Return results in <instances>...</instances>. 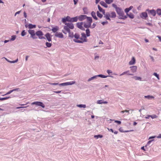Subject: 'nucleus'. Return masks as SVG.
<instances>
[{
	"instance_id": "cd10ccee",
	"label": "nucleus",
	"mask_w": 161,
	"mask_h": 161,
	"mask_svg": "<svg viewBox=\"0 0 161 161\" xmlns=\"http://www.w3.org/2000/svg\"><path fill=\"white\" fill-rule=\"evenodd\" d=\"M127 15L131 19H133L134 17V14L132 13H130L129 14H127Z\"/></svg>"
},
{
	"instance_id": "603ef678",
	"label": "nucleus",
	"mask_w": 161,
	"mask_h": 161,
	"mask_svg": "<svg viewBox=\"0 0 161 161\" xmlns=\"http://www.w3.org/2000/svg\"><path fill=\"white\" fill-rule=\"evenodd\" d=\"M16 38V36H12V38L11 39V40L12 41L14 40Z\"/></svg>"
},
{
	"instance_id": "6ab92c4d",
	"label": "nucleus",
	"mask_w": 161,
	"mask_h": 161,
	"mask_svg": "<svg viewBox=\"0 0 161 161\" xmlns=\"http://www.w3.org/2000/svg\"><path fill=\"white\" fill-rule=\"evenodd\" d=\"M116 11L118 15H121L122 14V13L123 12L122 11L121 8L118 7L116 9Z\"/></svg>"
},
{
	"instance_id": "a878e982",
	"label": "nucleus",
	"mask_w": 161,
	"mask_h": 161,
	"mask_svg": "<svg viewBox=\"0 0 161 161\" xmlns=\"http://www.w3.org/2000/svg\"><path fill=\"white\" fill-rule=\"evenodd\" d=\"M129 72V70H127L126 71L124 72L122 74H120V76H122V75H124L125 74H127V75H133L132 74L128 73Z\"/></svg>"
},
{
	"instance_id": "c03bdc74",
	"label": "nucleus",
	"mask_w": 161,
	"mask_h": 161,
	"mask_svg": "<svg viewBox=\"0 0 161 161\" xmlns=\"http://www.w3.org/2000/svg\"><path fill=\"white\" fill-rule=\"evenodd\" d=\"M121 129L120 128L119 129V131L121 132H130V131H133V130H126V131H123L122 130H121Z\"/></svg>"
},
{
	"instance_id": "58836bf2",
	"label": "nucleus",
	"mask_w": 161,
	"mask_h": 161,
	"mask_svg": "<svg viewBox=\"0 0 161 161\" xmlns=\"http://www.w3.org/2000/svg\"><path fill=\"white\" fill-rule=\"evenodd\" d=\"M103 137L102 135H95L94 136L95 138H96L97 139H98L99 138H101Z\"/></svg>"
},
{
	"instance_id": "e433bc0d",
	"label": "nucleus",
	"mask_w": 161,
	"mask_h": 161,
	"mask_svg": "<svg viewBox=\"0 0 161 161\" xmlns=\"http://www.w3.org/2000/svg\"><path fill=\"white\" fill-rule=\"evenodd\" d=\"M113 0H106L105 2L106 3L109 4L112 3L113 1Z\"/></svg>"
},
{
	"instance_id": "aec40b11",
	"label": "nucleus",
	"mask_w": 161,
	"mask_h": 161,
	"mask_svg": "<svg viewBox=\"0 0 161 161\" xmlns=\"http://www.w3.org/2000/svg\"><path fill=\"white\" fill-rule=\"evenodd\" d=\"M97 104H101L102 103L107 104L108 103V102L106 101H104L102 100H100L97 101Z\"/></svg>"
},
{
	"instance_id": "20e7f679",
	"label": "nucleus",
	"mask_w": 161,
	"mask_h": 161,
	"mask_svg": "<svg viewBox=\"0 0 161 161\" xmlns=\"http://www.w3.org/2000/svg\"><path fill=\"white\" fill-rule=\"evenodd\" d=\"M36 34L38 36L39 38L40 39H45L44 37L43 36V33L41 31H38L36 32Z\"/></svg>"
},
{
	"instance_id": "a211bd4d",
	"label": "nucleus",
	"mask_w": 161,
	"mask_h": 161,
	"mask_svg": "<svg viewBox=\"0 0 161 161\" xmlns=\"http://www.w3.org/2000/svg\"><path fill=\"white\" fill-rule=\"evenodd\" d=\"M119 19H125L127 18V16L124 15V13H122L121 14L119 15Z\"/></svg>"
},
{
	"instance_id": "f704fd0d",
	"label": "nucleus",
	"mask_w": 161,
	"mask_h": 161,
	"mask_svg": "<svg viewBox=\"0 0 161 161\" xmlns=\"http://www.w3.org/2000/svg\"><path fill=\"white\" fill-rule=\"evenodd\" d=\"M77 106L80 108H85L86 107V105L85 104L77 105Z\"/></svg>"
},
{
	"instance_id": "ea45409f",
	"label": "nucleus",
	"mask_w": 161,
	"mask_h": 161,
	"mask_svg": "<svg viewBox=\"0 0 161 161\" xmlns=\"http://www.w3.org/2000/svg\"><path fill=\"white\" fill-rule=\"evenodd\" d=\"M10 98V97H3V98H0V100L3 101L4 100H5L8 99Z\"/></svg>"
},
{
	"instance_id": "2f4dec72",
	"label": "nucleus",
	"mask_w": 161,
	"mask_h": 161,
	"mask_svg": "<svg viewBox=\"0 0 161 161\" xmlns=\"http://www.w3.org/2000/svg\"><path fill=\"white\" fill-rule=\"evenodd\" d=\"M86 35L87 36H90V31L89 30L87 29L86 30Z\"/></svg>"
},
{
	"instance_id": "a19ab883",
	"label": "nucleus",
	"mask_w": 161,
	"mask_h": 161,
	"mask_svg": "<svg viewBox=\"0 0 161 161\" xmlns=\"http://www.w3.org/2000/svg\"><path fill=\"white\" fill-rule=\"evenodd\" d=\"M46 46L48 47H50L51 46L52 44L51 43L47 42L46 43Z\"/></svg>"
},
{
	"instance_id": "c9c22d12",
	"label": "nucleus",
	"mask_w": 161,
	"mask_h": 161,
	"mask_svg": "<svg viewBox=\"0 0 161 161\" xmlns=\"http://www.w3.org/2000/svg\"><path fill=\"white\" fill-rule=\"evenodd\" d=\"M97 15L98 17L100 18H102V17H103V15L101 14L98 11H97Z\"/></svg>"
},
{
	"instance_id": "423d86ee",
	"label": "nucleus",
	"mask_w": 161,
	"mask_h": 161,
	"mask_svg": "<svg viewBox=\"0 0 161 161\" xmlns=\"http://www.w3.org/2000/svg\"><path fill=\"white\" fill-rule=\"evenodd\" d=\"M75 81H71L70 82H67L65 83H62L59 84L60 86H65L69 85H72L75 84Z\"/></svg>"
},
{
	"instance_id": "bf43d9fd",
	"label": "nucleus",
	"mask_w": 161,
	"mask_h": 161,
	"mask_svg": "<svg viewBox=\"0 0 161 161\" xmlns=\"http://www.w3.org/2000/svg\"><path fill=\"white\" fill-rule=\"evenodd\" d=\"M12 91H13V92L15 91H19V88L15 89L13 90Z\"/></svg>"
},
{
	"instance_id": "49530a36",
	"label": "nucleus",
	"mask_w": 161,
	"mask_h": 161,
	"mask_svg": "<svg viewBox=\"0 0 161 161\" xmlns=\"http://www.w3.org/2000/svg\"><path fill=\"white\" fill-rule=\"evenodd\" d=\"M26 32L25 31L23 30L21 32V35L22 36H24L26 35Z\"/></svg>"
},
{
	"instance_id": "338daca9",
	"label": "nucleus",
	"mask_w": 161,
	"mask_h": 161,
	"mask_svg": "<svg viewBox=\"0 0 161 161\" xmlns=\"http://www.w3.org/2000/svg\"><path fill=\"white\" fill-rule=\"evenodd\" d=\"M146 24L147 25H149L150 26H152V24H151V23H146Z\"/></svg>"
},
{
	"instance_id": "6e6d98bb",
	"label": "nucleus",
	"mask_w": 161,
	"mask_h": 161,
	"mask_svg": "<svg viewBox=\"0 0 161 161\" xmlns=\"http://www.w3.org/2000/svg\"><path fill=\"white\" fill-rule=\"evenodd\" d=\"M115 122L117 123L118 124H121V122L119 120H115Z\"/></svg>"
},
{
	"instance_id": "13d9d810",
	"label": "nucleus",
	"mask_w": 161,
	"mask_h": 161,
	"mask_svg": "<svg viewBox=\"0 0 161 161\" xmlns=\"http://www.w3.org/2000/svg\"><path fill=\"white\" fill-rule=\"evenodd\" d=\"M13 91L12 90H10V91H9V92H7L6 94L5 95H8V94H10L11 93H12V92H13Z\"/></svg>"
},
{
	"instance_id": "f03ea898",
	"label": "nucleus",
	"mask_w": 161,
	"mask_h": 161,
	"mask_svg": "<svg viewBox=\"0 0 161 161\" xmlns=\"http://www.w3.org/2000/svg\"><path fill=\"white\" fill-rule=\"evenodd\" d=\"M74 28L73 24L70 22L65 23V25L64 26V29L67 32L69 31V29H73Z\"/></svg>"
},
{
	"instance_id": "052dcab7",
	"label": "nucleus",
	"mask_w": 161,
	"mask_h": 161,
	"mask_svg": "<svg viewBox=\"0 0 161 161\" xmlns=\"http://www.w3.org/2000/svg\"><path fill=\"white\" fill-rule=\"evenodd\" d=\"M74 4L76 5L78 2V0H73Z\"/></svg>"
},
{
	"instance_id": "dca6fc26",
	"label": "nucleus",
	"mask_w": 161,
	"mask_h": 161,
	"mask_svg": "<svg viewBox=\"0 0 161 161\" xmlns=\"http://www.w3.org/2000/svg\"><path fill=\"white\" fill-rule=\"evenodd\" d=\"M97 76L101 77L102 78H106V77L104 75H98L94 76L93 77H91V78H90V79H89L88 80V81H90V80L93 79L94 78H96Z\"/></svg>"
},
{
	"instance_id": "79ce46f5",
	"label": "nucleus",
	"mask_w": 161,
	"mask_h": 161,
	"mask_svg": "<svg viewBox=\"0 0 161 161\" xmlns=\"http://www.w3.org/2000/svg\"><path fill=\"white\" fill-rule=\"evenodd\" d=\"M150 117L153 119L157 118L158 116L155 114H153V115H150Z\"/></svg>"
},
{
	"instance_id": "f257e3e1",
	"label": "nucleus",
	"mask_w": 161,
	"mask_h": 161,
	"mask_svg": "<svg viewBox=\"0 0 161 161\" xmlns=\"http://www.w3.org/2000/svg\"><path fill=\"white\" fill-rule=\"evenodd\" d=\"M74 41L76 42L83 43L87 41L86 35L84 33H81V37L79 34L76 33L74 35Z\"/></svg>"
},
{
	"instance_id": "4468645a",
	"label": "nucleus",
	"mask_w": 161,
	"mask_h": 161,
	"mask_svg": "<svg viewBox=\"0 0 161 161\" xmlns=\"http://www.w3.org/2000/svg\"><path fill=\"white\" fill-rule=\"evenodd\" d=\"M55 36L60 38H63L64 36V35L61 33L56 32Z\"/></svg>"
},
{
	"instance_id": "72a5a7b5",
	"label": "nucleus",
	"mask_w": 161,
	"mask_h": 161,
	"mask_svg": "<svg viewBox=\"0 0 161 161\" xmlns=\"http://www.w3.org/2000/svg\"><path fill=\"white\" fill-rule=\"evenodd\" d=\"M69 33V37H70L71 38H73L74 36V35L73 34V32H71L69 31V32H68Z\"/></svg>"
},
{
	"instance_id": "de8ad7c7",
	"label": "nucleus",
	"mask_w": 161,
	"mask_h": 161,
	"mask_svg": "<svg viewBox=\"0 0 161 161\" xmlns=\"http://www.w3.org/2000/svg\"><path fill=\"white\" fill-rule=\"evenodd\" d=\"M130 10L128 8H126L125 10V12H126L127 14H128V13L129 11Z\"/></svg>"
},
{
	"instance_id": "7ed1b4c3",
	"label": "nucleus",
	"mask_w": 161,
	"mask_h": 161,
	"mask_svg": "<svg viewBox=\"0 0 161 161\" xmlns=\"http://www.w3.org/2000/svg\"><path fill=\"white\" fill-rule=\"evenodd\" d=\"M92 22V18H87L86 22L83 23V26L86 28L90 27H91Z\"/></svg>"
},
{
	"instance_id": "c756f323",
	"label": "nucleus",
	"mask_w": 161,
	"mask_h": 161,
	"mask_svg": "<svg viewBox=\"0 0 161 161\" xmlns=\"http://www.w3.org/2000/svg\"><path fill=\"white\" fill-rule=\"evenodd\" d=\"M100 3L103 6L107 8L108 7L106 3L103 1H101L100 2Z\"/></svg>"
},
{
	"instance_id": "39448f33",
	"label": "nucleus",
	"mask_w": 161,
	"mask_h": 161,
	"mask_svg": "<svg viewBox=\"0 0 161 161\" xmlns=\"http://www.w3.org/2000/svg\"><path fill=\"white\" fill-rule=\"evenodd\" d=\"M31 104H35L37 106H41L43 108H44L45 107L44 104L42 102H33L31 103Z\"/></svg>"
},
{
	"instance_id": "412c9836",
	"label": "nucleus",
	"mask_w": 161,
	"mask_h": 161,
	"mask_svg": "<svg viewBox=\"0 0 161 161\" xmlns=\"http://www.w3.org/2000/svg\"><path fill=\"white\" fill-rule=\"evenodd\" d=\"M110 14V17L112 18H114L116 17V14L115 12H111Z\"/></svg>"
},
{
	"instance_id": "5fc2aeb1",
	"label": "nucleus",
	"mask_w": 161,
	"mask_h": 161,
	"mask_svg": "<svg viewBox=\"0 0 161 161\" xmlns=\"http://www.w3.org/2000/svg\"><path fill=\"white\" fill-rule=\"evenodd\" d=\"M112 6L113 7H114V8H115V9L117 8L118 7H117V5L113 3L112 4Z\"/></svg>"
},
{
	"instance_id": "4c0bfd02",
	"label": "nucleus",
	"mask_w": 161,
	"mask_h": 161,
	"mask_svg": "<svg viewBox=\"0 0 161 161\" xmlns=\"http://www.w3.org/2000/svg\"><path fill=\"white\" fill-rule=\"evenodd\" d=\"M145 97L147 98L148 99H150V98H154V97L153 96H151L149 95L145 96Z\"/></svg>"
},
{
	"instance_id": "4d7b16f0",
	"label": "nucleus",
	"mask_w": 161,
	"mask_h": 161,
	"mask_svg": "<svg viewBox=\"0 0 161 161\" xmlns=\"http://www.w3.org/2000/svg\"><path fill=\"white\" fill-rule=\"evenodd\" d=\"M103 25H104L105 24H107L108 23V21H104V22H103L101 23Z\"/></svg>"
},
{
	"instance_id": "680f3d73",
	"label": "nucleus",
	"mask_w": 161,
	"mask_h": 161,
	"mask_svg": "<svg viewBox=\"0 0 161 161\" xmlns=\"http://www.w3.org/2000/svg\"><path fill=\"white\" fill-rule=\"evenodd\" d=\"M107 72L108 74H112V71L109 70H107Z\"/></svg>"
},
{
	"instance_id": "0eeeda50",
	"label": "nucleus",
	"mask_w": 161,
	"mask_h": 161,
	"mask_svg": "<svg viewBox=\"0 0 161 161\" xmlns=\"http://www.w3.org/2000/svg\"><path fill=\"white\" fill-rule=\"evenodd\" d=\"M29 33L31 35V37L33 39H36V37H35V33L34 30H29L28 31Z\"/></svg>"
},
{
	"instance_id": "6e6552de",
	"label": "nucleus",
	"mask_w": 161,
	"mask_h": 161,
	"mask_svg": "<svg viewBox=\"0 0 161 161\" xmlns=\"http://www.w3.org/2000/svg\"><path fill=\"white\" fill-rule=\"evenodd\" d=\"M140 17L143 19H146L148 17L147 13L146 12L142 13L140 15Z\"/></svg>"
},
{
	"instance_id": "5701e85b",
	"label": "nucleus",
	"mask_w": 161,
	"mask_h": 161,
	"mask_svg": "<svg viewBox=\"0 0 161 161\" xmlns=\"http://www.w3.org/2000/svg\"><path fill=\"white\" fill-rule=\"evenodd\" d=\"M58 27L56 26L52 28V31L53 32H56L58 30Z\"/></svg>"
},
{
	"instance_id": "a18cd8bd",
	"label": "nucleus",
	"mask_w": 161,
	"mask_h": 161,
	"mask_svg": "<svg viewBox=\"0 0 161 161\" xmlns=\"http://www.w3.org/2000/svg\"><path fill=\"white\" fill-rule=\"evenodd\" d=\"M66 19L67 21L71 22V18L69 16H67L66 17Z\"/></svg>"
},
{
	"instance_id": "37998d69",
	"label": "nucleus",
	"mask_w": 161,
	"mask_h": 161,
	"mask_svg": "<svg viewBox=\"0 0 161 161\" xmlns=\"http://www.w3.org/2000/svg\"><path fill=\"white\" fill-rule=\"evenodd\" d=\"M153 75H154V76H155L157 78L158 80H159V75L157 74L156 73H154L153 74Z\"/></svg>"
},
{
	"instance_id": "f8f14e48",
	"label": "nucleus",
	"mask_w": 161,
	"mask_h": 161,
	"mask_svg": "<svg viewBox=\"0 0 161 161\" xmlns=\"http://www.w3.org/2000/svg\"><path fill=\"white\" fill-rule=\"evenodd\" d=\"M89 17H87L85 15H81L78 17V19L80 21H82L86 19H87V18Z\"/></svg>"
},
{
	"instance_id": "7c9ffc66",
	"label": "nucleus",
	"mask_w": 161,
	"mask_h": 161,
	"mask_svg": "<svg viewBox=\"0 0 161 161\" xmlns=\"http://www.w3.org/2000/svg\"><path fill=\"white\" fill-rule=\"evenodd\" d=\"M157 14L159 15H161V9L158 8L156 10V12Z\"/></svg>"
},
{
	"instance_id": "4be33fe9",
	"label": "nucleus",
	"mask_w": 161,
	"mask_h": 161,
	"mask_svg": "<svg viewBox=\"0 0 161 161\" xmlns=\"http://www.w3.org/2000/svg\"><path fill=\"white\" fill-rule=\"evenodd\" d=\"M104 14L105 16L104 17H106V19L110 20V14L109 13H107L105 14Z\"/></svg>"
},
{
	"instance_id": "0e129e2a",
	"label": "nucleus",
	"mask_w": 161,
	"mask_h": 161,
	"mask_svg": "<svg viewBox=\"0 0 161 161\" xmlns=\"http://www.w3.org/2000/svg\"><path fill=\"white\" fill-rule=\"evenodd\" d=\"M96 26V24H95V23H93V24L92 25V27H91V28H94Z\"/></svg>"
},
{
	"instance_id": "69168bd1",
	"label": "nucleus",
	"mask_w": 161,
	"mask_h": 161,
	"mask_svg": "<svg viewBox=\"0 0 161 161\" xmlns=\"http://www.w3.org/2000/svg\"><path fill=\"white\" fill-rule=\"evenodd\" d=\"M150 117V115H147L145 117L146 119H149V117Z\"/></svg>"
},
{
	"instance_id": "09e8293b",
	"label": "nucleus",
	"mask_w": 161,
	"mask_h": 161,
	"mask_svg": "<svg viewBox=\"0 0 161 161\" xmlns=\"http://www.w3.org/2000/svg\"><path fill=\"white\" fill-rule=\"evenodd\" d=\"M125 112L128 113L129 114V111L128 110H123L121 112L123 114Z\"/></svg>"
},
{
	"instance_id": "f3484780",
	"label": "nucleus",
	"mask_w": 161,
	"mask_h": 161,
	"mask_svg": "<svg viewBox=\"0 0 161 161\" xmlns=\"http://www.w3.org/2000/svg\"><path fill=\"white\" fill-rule=\"evenodd\" d=\"M136 63V60L134 57H133L131 60L129 62V64L130 65H133Z\"/></svg>"
},
{
	"instance_id": "9b49d317",
	"label": "nucleus",
	"mask_w": 161,
	"mask_h": 161,
	"mask_svg": "<svg viewBox=\"0 0 161 161\" xmlns=\"http://www.w3.org/2000/svg\"><path fill=\"white\" fill-rule=\"evenodd\" d=\"M83 22H79L77 24V27L79 29L83 30L84 29V28L83 27Z\"/></svg>"
},
{
	"instance_id": "774afa93",
	"label": "nucleus",
	"mask_w": 161,
	"mask_h": 161,
	"mask_svg": "<svg viewBox=\"0 0 161 161\" xmlns=\"http://www.w3.org/2000/svg\"><path fill=\"white\" fill-rule=\"evenodd\" d=\"M108 129L109 130L111 131L112 133L114 132V130L112 129H109V128H108Z\"/></svg>"
},
{
	"instance_id": "2eb2a0df",
	"label": "nucleus",
	"mask_w": 161,
	"mask_h": 161,
	"mask_svg": "<svg viewBox=\"0 0 161 161\" xmlns=\"http://www.w3.org/2000/svg\"><path fill=\"white\" fill-rule=\"evenodd\" d=\"M97 76L101 77L102 78H106V77L104 75H98L94 76L93 77H91V78H90V79H89L88 80V81H90V80L93 79L94 78H96Z\"/></svg>"
},
{
	"instance_id": "3c124183",
	"label": "nucleus",
	"mask_w": 161,
	"mask_h": 161,
	"mask_svg": "<svg viewBox=\"0 0 161 161\" xmlns=\"http://www.w3.org/2000/svg\"><path fill=\"white\" fill-rule=\"evenodd\" d=\"M49 84L51 85H59L58 83H49Z\"/></svg>"
},
{
	"instance_id": "1a4fd4ad",
	"label": "nucleus",
	"mask_w": 161,
	"mask_h": 161,
	"mask_svg": "<svg viewBox=\"0 0 161 161\" xmlns=\"http://www.w3.org/2000/svg\"><path fill=\"white\" fill-rule=\"evenodd\" d=\"M146 11L148 12V13L150 14L153 16H154L156 14V12L154 9L149 10L148 9L146 10Z\"/></svg>"
},
{
	"instance_id": "e2e57ef3",
	"label": "nucleus",
	"mask_w": 161,
	"mask_h": 161,
	"mask_svg": "<svg viewBox=\"0 0 161 161\" xmlns=\"http://www.w3.org/2000/svg\"><path fill=\"white\" fill-rule=\"evenodd\" d=\"M27 107V106H25V107H17L16 108L17 109H19L21 108H26Z\"/></svg>"
},
{
	"instance_id": "b1692460",
	"label": "nucleus",
	"mask_w": 161,
	"mask_h": 161,
	"mask_svg": "<svg viewBox=\"0 0 161 161\" xmlns=\"http://www.w3.org/2000/svg\"><path fill=\"white\" fill-rule=\"evenodd\" d=\"M91 15L94 19L96 20L97 19V18L96 16V13L94 11L92 12L91 13Z\"/></svg>"
},
{
	"instance_id": "8fccbe9b",
	"label": "nucleus",
	"mask_w": 161,
	"mask_h": 161,
	"mask_svg": "<svg viewBox=\"0 0 161 161\" xmlns=\"http://www.w3.org/2000/svg\"><path fill=\"white\" fill-rule=\"evenodd\" d=\"M66 21H67V20L66 17L62 19V21L63 23H65Z\"/></svg>"
},
{
	"instance_id": "ddd939ff",
	"label": "nucleus",
	"mask_w": 161,
	"mask_h": 161,
	"mask_svg": "<svg viewBox=\"0 0 161 161\" xmlns=\"http://www.w3.org/2000/svg\"><path fill=\"white\" fill-rule=\"evenodd\" d=\"M130 70L132 73H135L136 71L137 67L136 66H133L130 67Z\"/></svg>"
},
{
	"instance_id": "c85d7f7f",
	"label": "nucleus",
	"mask_w": 161,
	"mask_h": 161,
	"mask_svg": "<svg viewBox=\"0 0 161 161\" xmlns=\"http://www.w3.org/2000/svg\"><path fill=\"white\" fill-rule=\"evenodd\" d=\"M98 8L100 11L102 12L103 14H105L104 10L99 5H98Z\"/></svg>"
},
{
	"instance_id": "864d4df0",
	"label": "nucleus",
	"mask_w": 161,
	"mask_h": 161,
	"mask_svg": "<svg viewBox=\"0 0 161 161\" xmlns=\"http://www.w3.org/2000/svg\"><path fill=\"white\" fill-rule=\"evenodd\" d=\"M83 10L85 14H87V8H83Z\"/></svg>"
},
{
	"instance_id": "393cba45",
	"label": "nucleus",
	"mask_w": 161,
	"mask_h": 161,
	"mask_svg": "<svg viewBox=\"0 0 161 161\" xmlns=\"http://www.w3.org/2000/svg\"><path fill=\"white\" fill-rule=\"evenodd\" d=\"M36 25H33L32 24H29L28 25V27L29 29H32L35 28L36 27Z\"/></svg>"
},
{
	"instance_id": "bb28decb",
	"label": "nucleus",
	"mask_w": 161,
	"mask_h": 161,
	"mask_svg": "<svg viewBox=\"0 0 161 161\" xmlns=\"http://www.w3.org/2000/svg\"><path fill=\"white\" fill-rule=\"evenodd\" d=\"M78 19V17L77 16L73 18H72L71 19V22H76L77 21Z\"/></svg>"
},
{
	"instance_id": "9d476101",
	"label": "nucleus",
	"mask_w": 161,
	"mask_h": 161,
	"mask_svg": "<svg viewBox=\"0 0 161 161\" xmlns=\"http://www.w3.org/2000/svg\"><path fill=\"white\" fill-rule=\"evenodd\" d=\"M45 36L46 37L47 40L49 42L51 41H52V36L49 33H47L45 35Z\"/></svg>"
},
{
	"instance_id": "473e14b6",
	"label": "nucleus",
	"mask_w": 161,
	"mask_h": 161,
	"mask_svg": "<svg viewBox=\"0 0 161 161\" xmlns=\"http://www.w3.org/2000/svg\"><path fill=\"white\" fill-rule=\"evenodd\" d=\"M133 78H134L136 80H141L142 78L141 77H137L136 76H134L133 77Z\"/></svg>"
}]
</instances>
